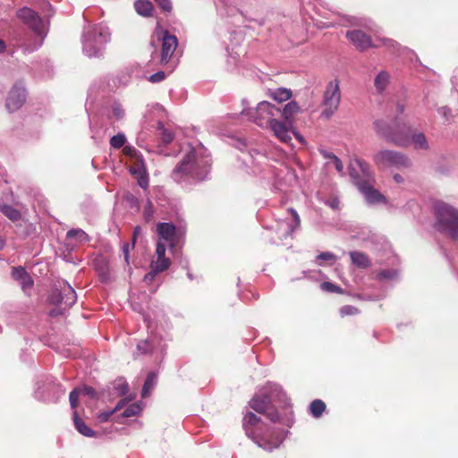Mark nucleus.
I'll list each match as a JSON object with an SVG mask.
<instances>
[{
    "mask_svg": "<svg viewBox=\"0 0 458 458\" xmlns=\"http://www.w3.org/2000/svg\"><path fill=\"white\" fill-rule=\"evenodd\" d=\"M320 154L323 156L324 158L330 160L331 162L333 159L336 157L334 153L329 152L325 149L320 150Z\"/></svg>",
    "mask_w": 458,
    "mask_h": 458,
    "instance_id": "51",
    "label": "nucleus"
},
{
    "mask_svg": "<svg viewBox=\"0 0 458 458\" xmlns=\"http://www.w3.org/2000/svg\"><path fill=\"white\" fill-rule=\"evenodd\" d=\"M139 184H140V187L146 188L148 186L147 179L140 178V180L139 181Z\"/></svg>",
    "mask_w": 458,
    "mask_h": 458,
    "instance_id": "57",
    "label": "nucleus"
},
{
    "mask_svg": "<svg viewBox=\"0 0 458 458\" xmlns=\"http://www.w3.org/2000/svg\"><path fill=\"white\" fill-rule=\"evenodd\" d=\"M129 252H130L129 244H124L123 246V253L124 260L126 263H129Z\"/></svg>",
    "mask_w": 458,
    "mask_h": 458,
    "instance_id": "54",
    "label": "nucleus"
},
{
    "mask_svg": "<svg viewBox=\"0 0 458 458\" xmlns=\"http://www.w3.org/2000/svg\"><path fill=\"white\" fill-rule=\"evenodd\" d=\"M49 301L55 305H64V308L72 307L77 301L75 290L67 282H58L49 296Z\"/></svg>",
    "mask_w": 458,
    "mask_h": 458,
    "instance_id": "9",
    "label": "nucleus"
},
{
    "mask_svg": "<svg viewBox=\"0 0 458 458\" xmlns=\"http://www.w3.org/2000/svg\"><path fill=\"white\" fill-rule=\"evenodd\" d=\"M80 391V394L95 396V390L90 386H83L81 388H77Z\"/></svg>",
    "mask_w": 458,
    "mask_h": 458,
    "instance_id": "48",
    "label": "nucleus"
},
{
    "mask_svg": "<svg viewBox=\"0 0 458 458\" xmlns=\"http://www.w3.org/2000/svg\"><path fill=\"white\" fill-rule=\"evenodd\" d=\"M321 289L329 292V293H342L343 290L340 286L332 284L330 282H324L321 284Z\"/></svg>",
    "mask_w": 458,
    "mask_h": 458,
    "instance_id": "36",
    "label": "nucleus"
},
{
    "mask_svg": "<svg viewBox=\"0 0 458 458\" xmlns=\"http://www.w3.org/2000/svg\"><path fill=\"white\" fill-rule=\"evenodd\" d=\"M259 421L260 419L256 414L251 411L247 412L243 418L246 435L264 450L272 451L277 448L283 440L281 436H275L269 429L263 432L262 426H259Z\"/></svg>",
    "mask_w": 458,
    "mask_h": 458,
    "instance_id": "3",
    "label": "nucleus"
},
{
    "mask_svg": "<svg viewBox=\"0 0 458 458\" xmlns=\"http://www.w3.org/2000/svg\"><path fill=\"white\" fill-rule=\"evenodd\" d=\"M136 12L145 17H150L153 13V4L148 0H137L134 4Z\"/></svg>",
    "mask_w": 458,
    "mask_h": 458,
    "instance_id": "24",
    "label": "nucleus"
},
{
    "mask_svg": "<svg viewBox=\"0 0 458 458\" xmlns=\"http://www.w3.org/2000/svg\"><path fill=\"white\" fill-rule=\"evenodd\" d=\"M326 410V404L323 401L317 399L310 404V411L315 418H319Z\"/></svg>",
    "mask_w": 458,
    "mask_h": 458,
    "instance_id": "31",
    "label": "nucleus"
},
{
    "mask_svg": "<svg viewBox=\"0 0 458 458\" xmlns=\"http://www.w3.org/2000/svg\"><path fill=\"white\" fill-rule=\"evenodd\" d=\"M209 166L210 160L208 157H200L196 149H191L174 169L172 178L177 182L187 178L203 180Z\"/></svg>",
    "mask_w": 458,
    "mask_h": 458,
    "instance_id": "1",
    "label": "nucleus"
},
{
    "mask_svg": "<svg viewBox=\"0 0 458 458\" xmlns=\"http://www.w3.org/2000/svg\"><path fill=\"white\" fill-rule=\"evenodd\" d=\"M327 204L333 209H337L339 208L340 201L338 199L335 198L333 199L327 201Z\"/></svg>",
    "mask_w": 458,
    "mask_h": 458,
    "instance_id": "53",
    "label": "nucleus"
},
{
    "mask_svg": "<svg viewBox=\"0 0 458 458\" xmlns=\"http://www.w3.org/2000/svg\"><path fill=\"white\" fill-rule=\"evenodd\" d=\"M279 114L280 108L269 102L262 101L258 105L252 118L259 127L267 128L272 123V121L277 119Z\"/></svg>",
    "mask_w": 458,
    "mask_h": 458,
    "instance_id": "10",
    "label": "nucleus"
},
{
    "mask_svg": "<svg viewBox=\"0 0 458 458\" xmlns=\"http://www.w3.org/2000/svg\"><path fill=\"white\" fill-rule=\"evenodd\" d=\"M394 180L398 182V183H401L403 182V178L400 175V174H394Z\"/></svg>",
    "mask_w": 458,
    "mask_h": 458,
    "instance_id": "59",
    "label": "nucleus"
},
{
    "mask_svg": "<svg viewBox=\"0 0 458 458\" xmlns=\"http://www.w3.org/2000/svg\"><path fill=\"white\" fill-rule=\"evenodd\" d=\"M157 377L154 372H151L148 375L145 383L142 387L141 395L142 397H148L150 394L151 389L157 384Z\"/></svg>",
    "mask_w": 458,
    "mask_h": 458,
    "instance_id": "30",
    "label": "nucleus"
},
{
    "mask_svg": "<svg viewBox=\"0 0 458 458\" xmlns=\"http://www.w3.org/2000/svg\"><path fill=\"white\" fill-rule=\"evenodd\" d=\"M350 258L352 262L360 268H367L371 265L369 257L363 252L351 251Z\"/></svg>",
    "mask_w": 458,
    "mask_h": 458,
    "instance_id": "23",
    "label": "nucleus"
},
{
    "mask_svg": "<svg viewBox=\"0 0 458 458\" xmlns=\"http://www.w3.org/2000/svg\"><path fill=\"white\" fill-rule=\"evenodd\" d=\"M288 213L292 215L293 221L287 223V228L284 233V237H287L292 235L296 229H298L301 225V218L297 213V211L292 208L287 209Z\"/></svg>",
    "mask_w": 458,
    "mask_h": 458,
    "instance_id": "25",
    "label": "nucleus"
},
{
    "mask_svg": "<svg viewBox=\"0 0 458 458\" xmlns=\"http://www.w3.org/2000/svg\"><path fill=\"white\" fill-rule=\"evenodd\" d=\"M359 313V310L352 305H344L340 309V315L342 317L356 315Z\"/></svg>",
    "mask_w": 458,
    "mask_h": 458,
    "instance_id": "37",
    "label": "nucleus"
},
{
    "mask_svg": "<svg viewBox=\"0 0 458 458\" xmlns=\"http://www.w3.org/2000/svg\"><path fill=\"white\" fill-rule=\"evenodd\" d=\"M119 409V406L117 405L114 410L112 411H105V412H101L99 415H98V419H99V421L101 422H105V421H107L108 419L110 418V416L112 414L114 413V411H116L117 410Z\"/></svg>",
    "mask_w": 458,
    "mask_h": 458,
    "instance_id": "46",
    "label": "nucleus"
},
{
    "mask_svg": "<svg viewBox=\"0 0 458 458\" xmlns=\"http://www.w3.org/2000/svg\"><path fill=\"white\" fill-rule=\"evenodd\" d=\"M269 97L275 101L281 103L291 98L292 91L285 88H278L274 90H270Z\"/></svg>",
    "mask_w": 458,
    "mask_h": 458,
    "instance_id": "26",
    "label": "nucleus"
},
{
    "mask_svg": "<svg viewBox=\"0 0 458 458\" xmlns=\"http://www.w3.org/2000/svg\"><path fill=\"white\" fill-rule=\"evenodd\" d=\"M4 245L5 240L2 236H0V250L4 249Z\"/></svg>",
    "mask_w": 458,
    "mask_h": 458,
    "instance_id": "60",
    "label": "nucleus"
},
{
    "mask_svg": "<svg viewBox=\"0 0 458 458\" xmlns=\"http://www.w3.org/2000/svg\"><path fill=\"white\" fill-rule=\"evenodd\" d=\"M73 422L75 428L83 436L88 437H95L97 432L92 430L81 418H79L76 411L73 412Z\"/></svg>",
    "mask_w": 458,
    "mask_h": 458,
    "instance_id": "22",
    "label": "nucleus"
},
{
    "mask_svg": "<svg viewBox=\"0 0 458 458\" xmlns=\"http://www.w3.org/2000/svg\"><path fill=\"white\" fill-rule=\"evenodd\" d=\"M141 406L139 403H131L123 412V416L125 418L138 415L141 411Z\"/></svg>",
    "mask_w": 458,
    "mask_h": 458,
    "instance_id": "34",
    "label": "nucleus"
},
{
    "mask_svg": "<svg viewBox=\"0 0 458 458\" xmlns=\"http://www.w3.org/2000/svg\"><path fill=\"white\" fill-rule=\"evenodd\" d=\"M397 276L396 270L394 269H384L377 273V280L393 279Z\"/></svg>",
    "mask_w": 458,
    "mask_h": 458,
    "instance_id": "35",
    "label": "nucleus"
},
{
    "mask_svg": "<svg viewBox=\"0 0 458 458\" xmlns=\"http://www.w3.org/2000/svg\"><path fill=\"white\" fill-rule=\"evenodd\" d=\"M434 213L437 230L452 239H457L458 210L444 201L437 200L434 203Z\"/></svg>",
    "mask_w": 458,
    "mask_h": 458,
    "instance_id": "4",
    "label": "nucleus"
},
{
    "mask_svg": "<svg viewBox=\"0 0 458 458\" xmlns=\"http://www.w3.org/2000/svg\"><path fill=\"white\" fill-rule=\"evenodd\" d=\"M380 41L382 46L389 49L395 50L399 47V44L392 38H381Z\"/></svg>",
    "mask_w": 458,
    "mask_h": 458,
    "instance_id": "39",
    "label": "nucleus"
},
{
    "mask_svg": "<svg viewBox=\"0 0 458 458\" xmlns=\"http://www.w3.org/2000/svg\"><path fill=\"white\" fill-rule=\"evenodd\" d=\"M268 128L280 142L285 144H289L291 142L293 133H294V128L292 123L284 120L280 121L276 119L272 121V123Z\"/></svg>",
    "mask_w": 458,
    "mask_h": 458,
    "instance_id": "14",
    "label": "nucleus"
},
{
    "mask_svg": "<svg viewBox=\"0 0 458 458\" xmlns=\"http://www.w3.org/2000/svg\"><path fill=\"white\" fill-rule=\"evenodd\" d=\"M355 164L359 166L363 175L368 177L369 174V168L368 164L361 160H356Z\"/></svg>",
    "mask_w": 458,
    "mask_h": 458,
    "instance_id": "45",
    "label": "nucleus"
},
{
    "mask_svg": "<svg viewBox=\"0 0 458 458\" xmlns=\"http://www.w3.org/2000/svg\"><path fill=\"white\" fill-rule=\"evenodd\" d=\"M18 17L27 23L34 31L38 33L39 41L34 46H25L24 49L28 52H32L42 45L44 36L39 31L38 28L41 23V20L38 15L30 8L24 7L19 10Z\"/></svg>",
    "mask_w": 458,
    "mask_h": 458,
    "instance_id": "13",
    "label": "nucleus"
},
{
    "mask_svg": "<svg viewBox=\"0 0 458 458\" xmlns=\"http://www.w3.org/2000/svg\"><path fill=\"white\" fill-rule=\"evenodd\" d=\"M109 29L103 24L89 25L85 28L82 45L83 52L89 57L97 56L103 47L110 40Z\"/></svg>",
    "mask_w": 458,
    "mask_h": 458,
    "instance_id": "5",
    "label": "nucleus"
},
{
    "mask_svg": "<svg viewBox=\"0 0 458 458\" xmlns=\"http://www.w3.org/2000/svg\"><path fill=\"white\" fill-rule=\"evenodd\" d=\"M137 350L140 353H147L150 351V344L148 341H141L137 345Z\"/></svg>",
    "mask_w": 458,
    "mask_h": 458,
    "instance_id": "42",
    "label": "nucleus"
},
{
    "mask_svg": "<svg viewBox=\"0 0 458 458\" xmlns=\"http://www.w3.org/2000/svg\"><path fill=\"white\" fill-rule=\"evenodd\" d=\"M350 175L354 180L355 185L360 191L365 196L369 203L386 202V198L371 185L369 181L361 180L356 174L353 168V164L350 165Z\"/></svg>",
    "mask_w": 458,
    "mask_h": 458,
    "instance_id": "12",
    "label": "nucleus"
},
{
    "mask_svg": "<svg viewBox=\"0 0 458 458\" xmlns=\"http://www.w3.org/2000/svg\"><path fill=\"white\" fill-rule=\"evenodd\" d=\"M162 141L165 144H169L174 140V134L167 129H163L161 132Z\"/></svg>",
    "mask_w": 458,
    "mask_h": 458,
    "instance_id": "41",
    "label": "nucleus"
},
{
    "mask_svg": "<svg viewBox=\"0 0 458 458\" xmlns=\"http://www.w3.org/2000/svg\"><path fill=\"white\" fill-rule=\"evenodd\" d=\"M317 260H324V261H331L335 262L336 260V257L332 252H322L317 257Z\"/></svg>",
    "mask_w": 458,
    "mask_h": 458,
    "instance_id": "40",
    "label": "nucleus"
},
{
    "mask_svg": "<svg viewBox=\"0 0 458 458\" xmlns=\"http://www.w3.org/2000/svg\"><path fill=\"white\" fill-rule=\"evenodd\" d=\"M80 391L76 388L70 393L69 400L71 407L74 410L78 405V399L80 396Z\"/></svg>",
    "mask_w": 458,
    "mask_h": 458,
    "instance_id": "38",
    "label": "nucleus"
},
{
    "mask_svg": "<svg viewBox=\"0 0 458 458\" xmlns=\"http://www.w3.org/2000/svg\"><path fill=\"white\" fill-rule=\"evenodd\" d=\"M398 107H399L400 112L402 113L403 111V106H399Z\"/></svg>",
    "mask_w": 458,
    "mask_h": 458,
    "instance_id": "61",
    "label": "nucleus"
},
{
    "mask_svg": "<svg viewBox=\"0 0 458 458\" xmlns=\"http://www.w3.org/2000/svg\"><path fill=\"white\" fill-rule=\"evenodd\" d=\"M66 236L68 240H74V244L86 242L89 241L88 234L81 229H71L67 232Z\"/></svg>",
    "mask_w": 458,
    "mask_h": 458,
    "instance_id": "27",
    "label": "nucleus"
},
{
    "mask_svg": "<svg viewBox=\"0 0 458 458\" xmlns=\"http://www.w3.org/2000/svg\"><path fill=\"white\" fill-rule=\"evenodd\" d=\"M157 231L159 238L165 242H167L171 248L174 246V237L176 228L173 224L170 223H159L157 226Z\"/></svg>",
    "mask_w": 458,
    "mask_h": 458,
    "instance_id": "18",
    "label": "nucleus"
},
{
    "mask_svg": "<svg viewBox=\"0 0 458 458\" xmlns=\"http://www.w3.org/2000/svg\"><path fill=\"white\" fill-rule=\"evenodd\" d=\"M390 76L386 71L380 72L375 78V87L378 92H382L386 89L389 83Z\"/></svg>",
    "mask_w": 458,
    "mask_h": 458,
    "instance_id": "28",
    "label": "nucleus"
},
{
    "mask_svg": "<svg viewBox=\"0 0 458 458\" xmlns=\"http://www.w3.org/2000/svg\"><path fill=\"white\" fill-rule=\"evenodd\" d=\"M113 114L117 118H122L124 114V112L119 106H114L113 107Z\"/></svg>",
    "mask_w": 458,
    "mask_h": 458,
    "instance_id": "52",
    "label": "nucleus"
},
{
    "mask_svg": "<svg viewBox=\"0 0 458 458\" xmlns=\"http://www.w3.org/2000/svg\"><path fill=\"white\" fill-rule=\"evenodd\" d=\"M284 398H285V394L278 385L267 383L259 393L252 397L250 406L257 412L265 414L272 422H276L279 420V415L271 403L276 399Z\"/></svg>",
    "mask_w": 458,
    "mask_h": 458,
    "instance_id": "2",
    "label": "nucleus"
},
{
    "mask_svg": "<svg viewBox=\"0 0 458 458\" xmlns=\"http://www.w3.org/2000/svg\"><path fill=\"white\" fill-rule=\"evenodd\" d=\"M123 152L125 156L129 157H136L137 149L132 146H125L123 149Z\"/></svg>",
    "mask_w": 458,
    "mask_h": 458,
    "instance_id": "49",
    "label": "nucleus"
},
{
    "mask_svg": "<svg viewBox=\"0 0 458 458\" xmlns=\"http://www.w3.org/2000/svg\"><path fill=\"white\" fill-rule=\"evenodd\" d=\"M160 8L165 12H171L172 2L171 0H155Z\"/></svg>",
    "mask_w": 458,
    "mask_h": 458,
    "instance_id": "43",
    "label": "nucleus"
},
{
    "mask_svg": "<svg viewBox=\"0 0 458 458\" xmlns=\"http://www.w3.org/2000/svg\"><path fill=\"white\" fill-rule=\"evenodd\" d=\"M140 233H141V228L140 226H136L133 230V234H132V247L134 246L136 239L140 234Z\"/></svg>",
    "mask_w": 458,
    "mask_h": 458,
    "instance_id": "55",
    "label": "nucleus"
},
{
    "mask_svg": "<svg viewBox=\"0 0 458 458\" xmlns=\"http://www.w3.org/2000/svg\"><path fill=\"white\" fill-rule=\"evenodd\" d=\"M1 212L13 221H17L21 218L20 212L9 205H3L0 207Z\"/></svg>",
    "mask_w": 458,
    "mask_h": 458,
    "instance_id": "32",
    "label": "nucleus"
},
{
    "mask_svg": "<svg viewBox=\"0 0 458 458\" xmlns=\"http://www.w3.org/2000/svg\"><path fill=\"white\" fill-rule=\"evenodd\" d=\"M94 267L98 271L102 282H106L109 279V266L107 259L99 256L94 259Z\"/></svg>",
    "mask_w": 458,
    "mask_h": 458,
    "instance_id": "21",
    "label": "nucleus"
},
{
    "mask_svg": "<svg viewBox=\"0 0 458 458\" xmlns=\"http://www.w3.org/2000/svg\"><path fill=\"white\" fill-rule=\"evenodd\" d=\"M411 144H413L416 149H427L428 148V140L423 133H411Z\"/></svg>",
    "mask_w": 458,
    "mask_h": 458,
    "instance_id": "29",
    "label": "nucleus"
},
{
    "mask_svg": "<svg viewBox=\"0 0 458 458\" xmlns=\"http://www.w3.org/2000/svg\"><path fill=\"white\" fill-rule=\"evenodd\" d=\"M346 38L360 51L374 47L371 38L360 30L347 31ZM375 47H377L379 45H375Z\"/></svg>",
    "mask_w": 458,
    "mask_h": 458,
    "instance_id": "16",
    "label": "nucleus"
},
{
    "mask_svg": "<svg viewBox=\"0 0 458 458\" xmlns=\"http://www.w3.org/2000/svg\"><path fill=\"white\" fill-rule=\"evenodd\" d=\"M6 45L5 42L2 39H0V54L4 53L5 51Z\"/></svg>",
    "mask_w": 458,
    "mask_h": 458,
    "instance_id": "58",
    "label": "nucleus"
},
{
    "mask_svg": "<svg viewBox=\"0 0 458 458\" xmlns=\"http://www.w3.org/2000/svg\"><path fill=\"white\" fill-rule=\"evenodd\" d=\"M150 268H151V270L148 273H147L144 276V281L146 283H151L155 279L156 276L158 273L162 272V271H156L155 267H150Z\"/></svg>",
    "mask_w": 458,
    "mask_h": 458,
    "instance_id": "47",
    "label": "nucleus"
},
{
    "mask_svg": "<svg viewBox=\"0 0 458 458\" xmlns=\"http://www.w3.org/2000/svg\"><path fill=\"white\" fill-rule=\"evenodd\" d=\"M374 127L379 135L398 147H407L411 144L412 130L406 124L397 125L395 129H390L385 122L376 121Z\"/></svg>",
    "mask_w": 458,
    "mask_h": 458,
    "instance_id": "6",
    "label": "nucleus"
},
{
    "mask_svg": "<svg viewBox=\"0 0 458 458\" xmlns=\"http://www.w3.org/2000/svg\"><path fill=\"white\" fill-rule=\"evenodd\" d=\"M157 259L151 261L150 267H155L156 271H165L169 268L171 261L165 258V245L161 241H157L156 247Z\"/></svg>",
    "mask_w": 458,
    "mask_h": 458,
    "instance_id": "17",
    "label": "nucleus"
},
{
    "mask_svg": "<svg viewBox=\"0 0 458 458\" xmlns=\"http://www.w3.org/2000/svg\"><path fill=\"white\" fill-rule=\"evenodd\" d=\"M293 135H294V136H295L296 140H297L299 142H301V143H305V140H304V138H303V137H302L299 132H296V131H294V133H293Z\"/></svg>",
    "mask_w": 458,
    "mask_h": 458,
    "instance_id": "56",
    "label": "nucleus"
},
{
    "mask_svg": "<svg viewBox=\"0 0 458 458\" xmlns=\"http://www.w3.org/2000/svg\"><path fill=\"white\" fill-rule=\"evenodd\" d=\"M188 277H189L190 279H192V275H191V273H188Z\"/></svg>",
    "mask_w": 458,
    "mask_h": 458,
    "instance_id": "62",
    "label": "nucleus"
},
{
    "mask_svg": "<svg viewBox=\"0 0 458 458\" xmlns=\"http://www.w3.org/2000/svg\"><path fill=\"white\" fill-rule=\"evenodd\" d=\"M332 164L334 165L335 168L340 173V174H343L344 172V165L342 163V161L340 160V158L338 157H335L333 161H332Z\"/></svg>",
    "mask_w": 458,
    "mask_h": 458,
    "instance_id": "50",
    "label": "nucleus"
},
{
    "mask_svg": "<svg viewBox=\"0 0 458 458\" xmlns=\"http://www.w3.org/2000/svg\"><path fill=\"white\" fill-rule=\"evenodd\" d=\"M341 101L340 82L338 80L327 83L323 97L321 116L329 119L338 109Z\"/></svg>",
    "mask_w": 458,
    "mask_h": 458,
    "instance_id": "7",
    "label": "nucleus"
},
{
    "mask_svg": "<svg viewBox=\"0 0 458 458\" xmlns=\"http://www.w3.org/2000/svg\"><path fill=\"white\" fill-rule=\"evenodd\" d=\"M156 36L161 41L160 64H166L172 59V56L178 46L177 38L170 34L167 30H157Z\"/></svg>",
    "mask_w": 458,
    "mask_h": 458,
    "instance_id": "11",
    "label": "nucleus"
},
{
    "mask_svg": "<svg viewBox=\"0 0 458 458\" xmlns=\"http://www.w3.org/2000/svg\"><path fill=\"white\" fill-rule=\"evenodd\" d=\"M301 112V107L298 105L296 101H291L287 103L283 110L280 109L281 116L283 117V120L292 123L293 125L294 117L296 114H298Z\"/></svg>",
    "mask_w": 458,
    "mask_h": 458,
    "instance_id": "20",
    "label": "nucleus"
},
{
    "mask_svg": "<svg viewBox=\"0 0 458 458\" xmlns=\"http://www.w3.org/2000/svg\"><path fill=\"white\" fill-rule=\"evenodd\" d=\"M126 142V138L123 133H118L113 136L110 140V145L112 148L119 149L121 148Z\"/></svg>",
    "mask_w": 458,
    "mask_h": 458,
    "instance_id": "33",
    "label": "nucleus"
},
{
    "mask_svg": "<svg viewBox=\"0 0 458 458\" xmlns=\"http://www.w3.org/2000/svg\"><path fill=\"white\" fill-rule=\"evenodd\" d=\"M165 78V73L164 72L160 71V72H157L152 74L149 77V81L152 83H157V82H160V81H164Z\"/></svg>",
    "mask_w": 458,
    "mask_h": 458,
    "instance_id": "44",
    "label": "nucleus"
},
{
    "mask_svg": "<svg viewBox=\"0 0 458 458\" xmlns=\"http://www.w3.org/2000/svg\"><path fill=\"white\" fill-rule=\"evenodd\" d=\"M26 99V90L21 85H14L9 92L6 99V107L10 112H14L21 107Z\"/></svg>",
    "mask_w": 458,
    "mask_h": 458,
    "instance_id": "15",
    "label": "nucleus"
},
{
    "mask_svg": "<svg viewBox=\"0 0 458 458\" xmlns=\"http://www.w3.org/2000/svg\"><path fill=\"white\" fill-rule=\"evenodd\" d=\"M373 160L379 168L397 167L406 168L410 167L411 163L409 157L400 152L394 150L382 149L375 154Z\"/></svg>",
    "mask_w": 458,
    "mask_h": 458,
    "instance_id": "8",
    "label": "nucleus"
},
{
    "mask_svg": "<svg viewBox=\"0 0 458 458\" xmlns=\"http://www.w3.org/2000/svg\"><path fill=\"white\" fill-rule=\"evenodd\" d=\"M12 276L13 279L20 282L23 290L32 287L33 280L22 267H13Z\"/></svg>",
    "mask_w": 458,
    "mask_h": 458,
    "instance_id": "19",
    "label": "nucleus"
}]
</instances>
